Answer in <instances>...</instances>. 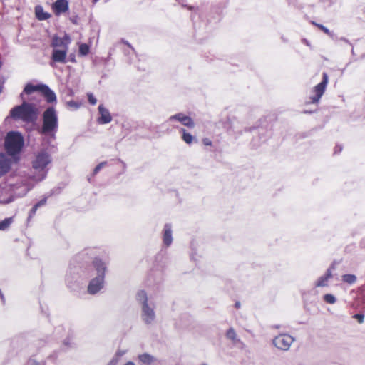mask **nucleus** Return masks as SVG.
Instances as JSON below:
<instances>
[{
	"instance_id": "nucleus-22",
	"label": "nucleus",
	"mask_w": 365,
	"mask_h": 365,
	"mask_svg": "<svg viewBox=\"0 0 365 365\" xmlns=\"http://www.w3.org/2000/svg\"><path fill=\"white\" fill-rule=\"evenodd\" d=\"M180 132L182 133V140L188 145H190L193 143L195 138L185 128H180Z\"/></svg>"
},
{
	"instance_id": "nucleus-30",
	"label": "nucleus",
	"mask_w": 365,
	"mask_h": 365,
	"mask_svg": "<svg viewBox=\"0 0 365 365\" xmlns=\"http://www.w3.org/2000/svg\"><path fill=\"white\" fill-rule=\"evenodd\" d=\"M324 300L328 304H334L336 302V297L331 294H326L323 297Z\"/></svg>"
},
{
	"instance_id": "nucleus-51",
	"label": "nucleus",
	"mask_w": 365,
	"mask_h": 365,
	"mask_svg": "<svg viewBox=\"0 0 365 365\" xmlns=\"http://www.w3.org/2000/svg\"><path fill=\"white\" fill-rule=\"evenodd\" d=\"M235 305V307L239 308L240 307V303L239 302H237Z\"/></svg>"
},
{
	"instance_id": "nucleus-54",
	"label": "nucleus",
	"mask_w": 365,
	"mask_h": 365,
	"mask_svg": "<svg viewBox=\"0 0 365 365\" xmlns=\"http://www.w3.org/2000/svg\"><path fill=\"white\" fill-rule=\"evenodd\" d=\"M3 86L0 85V93L2 91Z\"/></svg>"
},
{
	"instance_id": "nucleus-29",
	"label": "nucleus",
	"mask_w": 365,
	"mask_h": 365,
	"mask_svg": "<svg viewBox=\"0 0 365 365\" xmlns=\"http://www.w3.org/2000/svg\"><path fill=\"white\" fill-rule=\"evenodd\" d=\"M89 50H90V48H89L88 45H87L86 43H81L79 46V50H78L79 55H81L82 56H86L89 53Z\"/></svg>"
},
{
	"instance_id": "nucleus-49",
	"label": "nucleus",
	"mask_w": 365,
	"mask_h": 365,
	"mask_svg": "<svg viewBox=\"0 0 365 365\" xmlns=\"http://www.w3.org/2000/svg\"><path fill=\"white\" fill-rule=\"evenodd\" d=\"M271 327L273 329H279L281 327V325L280 324H274V325H272Z\"/></svg>"
},
{
	"instance_id": "nucleus-41",
	"label": "nucleus",
	"mask_w": 365,
	"mask_h": 365,
	"mask_svg": "<svg viewBox=\"0 0 365 365\" xmlns=\"http://www.w3.org/2000/svg\"><path fill=\"white\" fill-rule=\"evenodd\" d=\"M67 104L68 106L72 107L75 109H77L79 107L78 103L74 101H70L67 103Z\"/></svg>"
},
{
	"instance_id": "nucleus-39",
	"label": "nucleus",
	"mask_w": 365,
	"mask_h": 365,
	"mask_svg": "<svg viewBox=\"0 0 365 365\" xmlns=\"http://www.w3.org/2000/svg\"><path fill=\"white\" fill-rule=\"evenodd\" d=\"M47 202V197H44L43 199H41L40 201H38L37 203L35 204V205L39 208L46 204Z\"/></svg>"
},
{
	"instance_id": "nucleus-15",
	"label": "nucleus",
	"mask_w": 365,
	"mask_h": 365,
	"mask_svg": "<svg viewBox=\"0 0 365 365\" xmlns=\"http://www.w3.org/2000/svg\"><path fill=\"white\" fill-rule=\"evenodd\" d=\"M66 53L67 46H66L64 49L53 48L52 51L51 59L54 62L66 63L67 62Z\"/></svg>"
},
{
	"instance_id": "nucleus-24",
	"label": "nucleus",
	"mask_w": 365,
	"mask_h": 365,
	"mask_svg": "<svg viewBox=\"0 0 365 365\" xmlns=\"http://www.w3.org/2000/svg\"><path fill=\"white\" fill-rule=\"evenodd\" d=\"M74 348V343H73L69 337L65 339L61 346V350L63 351H67L71 349Z\"/></svg>"
},
{
	"instance_id": "nucleus-14",
	"label": "nucleus",
	"mask_w": 365,
	"mask_h": 365,
	"mask_svg": "<svg viewBox=\"0 0 365 365\" xmlns=\"http://www.w3.org/2000/svg\"><path fill=\"white\" fill-rule=\"evenodd\" d=\"M11 164V160L6 154L0 153V178L9 173Z\"/></svg>"
},
{
	"instance_id": "nucleus-38",
	"label": "nucleus",
	"mask_w": 365,
	"mask_h": 365,
	"mask_svg": "<svg viewBox=\"0 0 365 365\" xmlns=\"http://www.w3.org/2000/svg\"><path fill=\"white\" fill-rule=\"evenodd\" d=\"M38 209V208L35 205L33 206V207L31 209V210L29 212V216H28V220H29L35 215V214H36V212Z\"/></svg>"
},
{
	"instance_id": "nucleus-13",
	"label": "nucleus",
	"mask_w": 365,
	"mask_h": 365,
	"mask_svg": "<svg viewBox=\"0 0 365 365\" xmlns=\"http://www.w3.org/2000/svg\"><path fill=\"white\" fill-rule=\"evenodd\" d=\"M99 117L98 123L101 125L108 124L112 121V116L108 109L104 107L103 104H100L98 108Z\"/></svg>"
},
{
	"instance_id": "nucleus-28",
	"label": "nucleus",
	"mask_w": 365,
	"mask_h": 365,
	"mask_svg": "<svg viewBox=\"0 0 365 365\" xmlns=\"http://www.w3.org/2000/svg\"><path fill=\"white\" fill-rule=\"evenodd\" d=\"M329 279L326 277L321 276L315 283L316 287H324L328 285Z\"/></svg>"
},
{
	"instance_id": "nucleus-7",
	"label": "nucleus",
	"mask_w": 365,
	"mask_h": 365,
	"mask_svg": "<svg viewBox=\"0 0 365 365\" xmlns=\"http://www.w3.org/2000/svg\"><path fill=\"white\" fill-rule=\"evenodd\" d=\"M24 144V138L19 132L10 131L5 138L4 147L6 153L14 159L19 158Z\"/></svg>"
},
{
	"instance_id": "nucleus-47",
	"label": "nucleus",
	"mask_w": 365,
	"mask_h": 365,
	"mask_svg": "<svg viewBox=\"0 0 365 365\" xmlns=\"http://www.w3.org/2000/svg\"><path fill=\"white\" fill-rule=\"evenodd\" d=\"M342 150V148L339 145H336L334 148V153H339L341 152Z\"/></svg>"
},
{
	"instance_id": "nucleus-18",
	"label": "nucleus",
	"mask_w": 365,
	"mask_h": 365,
	"mask_svg": "<svg viewBox=\"0 0 365 365\" xmlns=\"http://www.w3.org/2000/svg\"><path fill=\"white\" fill-rule=\"evenodd\" d=\"M78 278V272H76V270L70 269L66 276V282L68 287L70 289H74Z\"/></svg>"
},
{
	"instance_id": "nucleus-1",
	"label": "nucleus",
	"mask_w": 365,
	"mask_h": 365,
	"mask_svg": "<svg viewBox=\"0 0 365 365\" xmlns=\"http://www.w3.org/2000/svg\"><path fill=\"white\" fill-rule=\"evenodd\" d=\"M94 249L88 248L81 253V256L91 255L90 259L92 260L91 279L87 287L88 293L91 295L98 294L104 287L107 269L106 264L100 258L94 257Z\"/></svg>"
},
{
	"instance_id": "nucleus-56",
	"label": "nucleus",
	"mask_w": 365,
	"mask_h": 365,
	"mask_svg": "<svg viewBox=\"0 0 365 365\" xmlns=\"http://www.w3.org/2000/svg\"><path fill=\"white\" fill-rule=\"evenodd\" d=\"M188 9H189L190 10H192V9H193V6H189V7H188Z\"/></svg>"
},
{
	"instance_id": "nucleus-23",
	"label": "nucleus",
	"mask_w": 365,
	"mask_h": 365,
	"mask_svg": "<svg viewBox=\"0 0 365 365\" xmlns=\"http://www.w3.org/2000/svg\"><path fill=\"white\" fill-rule=\"evenodd\" d=\"M225 336L228 339L231 340L233 343L241 342L240 339L237 338V335L232 327H230L227 329Z\"/></svg>"
},
{
	"instance_id": "nucleus-32",
	"label": "nucleus",
	"mask_w": 365,
	"mask_h": 365,
	"mask_svg": "<svg viewBox=\"0 0 365 365\" xmlns=\"http://www.w3.org/2000/svg\"><path fill=\"white\" fill-rule=\"evenodd\" d=\"M314 295V296H317V291L315 290V289H312L307 292H303L302 293V298L303 299L307 302L308 301V295Z\"/></svg>"
},
{
	"instance_id": "nucleus-43",
	"label": "nucleus",
	"mask_w": 365,
	"mask_h": 365,
	"mask_svg": "<svg viewBox=\"0 0 365 365\" xmlns=\"http://www.w3.org/2000/svg\"><path fill=\"white\" fill-rule=\"evenodd\" d=\"M70 21L73 24H78V16H73L70 17Z\"/></svg>"
},
{
	"instance_id": "nucleus-42",
	"label": "nucleus",
	"mask_w": 365,
	"mask_h": 365,
	"mask_svg": "<svg viewBox=\"0 0 365 365\" xmlns=\"http://www.w3.org/2000/svg\"><path fill=\"white\" fill-rule=\"evenodd\" d=\"M202 143L205 145L210 146L212 145V141L209 138H204L202 140Z\"/></svg>"
},
{
	"instance_id": "nucleus-17",
	"label": "nucleus",
	"mask_w": 365,
	"mask_h": 365,
	"mask_svg": "<svg viewBox=\"0 0 365 365\" xmlns=\"http://www.w3.org/2000/svg\"><path fill=\"white\" fill-rule=\"evenodd\" d=\"M40 93H42L48 103L56 102V93L46 84H42Z\"/></svg>"
},
{
	"instance_id": "nucleus-36",
	"label": "nucleus",
	"mask_w": 365,
	"mask_h": 365,
	"mask_svg": "<svg viewBox=\"0 0 365 365\" xmlns=\"http://www.w3.org/2000/svg\"><path fill=\"white\" fill-rule=\"evenodd\" d=\"M27 365H46L45 362H39L35 359H29Z\"/></svg>"
},
{
	"instance_id": "nucleus-35",
	"label": "nucleus",
	"mask_w": 365,
	"mask_h": 365,
	"mask_svg": "<svg viewBox=\"0 0 365 365\" xmlns=\"http://www.w3.org/2000/svg\"><path fill=\"white\" fill-rule=\"evenodd\" d=\"M335 269V267L334 264H331L329 268H328L326 271V273L324 274V277L328 278L329 279L332 277V273L331 269Z\"/></svg>"
},
{
	"instance_id": "nucleus-25",
	"label": "nucleus",
	"mask_w": 365,
	"mask_h": 365,
	"mask_svg": "<svg viewBox=\"0 0 365 365\" xmlns=\"http://www.w3.org/2000/svg\"><path fill=\"white\" fill-rule=\"evenodd\" d=\"M342 281L349 284H354L356 282V277L354 274H346L342 276Z\"/></svg>"
},
{
	"instance_id": "nucleus-5",
	"label": "nucleus",
	"mask_w": 365,
	"mask_h": 365,
	"mask_svg": "<svg viewBox=\"0 0 365 365\" xmlns=\"http://www.w3.org/2000/svg\"><path fill=\"white\" fill-rule=\"evenodd\" d=\"M136 301L140 306V319L146 326H152L156 322L155 304L149 301L145 290H139L136 293Z\"/></svg>"
},
{
	"instance_id": "nucleus-53",
	"label": "nucleus",
	"mask_w": 365,
	"mask_h": 365,
	"mask_svg": "<svg viewBox=\"0 0 365 365\" xmlns=\"http://www.w3.org/2000/svg\"><path fill=\"white\" fill-rule=\"evenodd\" d=\"M351 54H352L353 56H354V55H355V53H354V48H352V49H351Z\"/></svg>"
},
{
	"instance_id": "nucleus-21",
	"label": "nucleus",
	"mask_w": 365,
	"mask_h": 365,
	"mask_svg": "<svg viewBox=\"0 0 365 365\" xmlns=\"http://www.w3.org/2000/svg\"><path fill=\"white\" fill-rule=\"evenodd\" d=\"M138 359L141 363L148 365L151 364L153 362L155 361V357L148 353L140 354L138 356Z\"/></svg>"
},
{
	"instance_id": "nucleus-52",
	"label": "nucleus",
	"mask_w": 365,
	"mask_h": 365,
	"mask_svg": "<svg viewBox=\"0 0 365 365\" xmlns=\"http://www.w3.org/2000/svg\"><path fill=\"white\" fill-rule=\"evenodd\" d=\"M0 296H1V298L2 299H4V295H3V294L1 293V291H0Z\"/></svg>"
},
{
	"instance_id": "nucleus-26",
	"label": "nucleus",
	"mask_w": 365,
	"mask_h": 365,
	"mask_svg": "<svg viewBox=\"0 0 365 365\" xmlns=\"http://www.w3.org/2000/svg\"><path fill=\"white\" fill-rule=\"evenodd\" d=\"M13 222V217H7L0 222V230H6Z\"/></svg>"
},
{
	"instance_id": "nucleus-8",
	"label": "nucleus",
	"mask_w": 365,
	"mask_h": 365,
	"mask_svg": "<svg viewBox=\"0 0 365 365\" xmlns=\"http://www.w3.org/2000/svg\"><path fill=\"white\" fill-rule=\"evenodd\" d=\"M294 341V337L289 334L282 333L273 338L272 344L277 349L287 351Z\"/></svg>"
},
{
	"instance_id": "nucleus-55",
	"label": "nucleus",
	"mask_w": 365,
	"mask_h": 365,
	"mask_svg": "<svg viewBox=\"0 0 365 365\" xmlns=\"http://www.w3.org/2000/svg\"><path fill=\"white\" fill-rule=\"evenodd\" d=\"M92 1L96 4L97 1H98V0H92Z\"/></svg>"
},
{
	"instance_id": "nucleus-16",
	"label": "nucleus",
	"mask_w": 365,
	"mask_h": 365,
	"mask_svg": "<svg viewBox=\"0 0 365 365\" xmlns=\"http://www.w3.org/2000/svg\"><path fill=\"white\" fill-rule=\"evenodd\" d=\"M68 9L69 6L67 0H56L52 4V9L57 16L65 13Z\"/></svg>"
},
{
	"instance_id": "nucleus-59",
	"label": "nucleus",
	"mask_w": 365,
	"mask_h": 365,
	"mask_svg": "<svg viewBox=\"0 0 365 365\" xmlns=\"http://www.w3.org/2000/svg\"><path fill=\"white\" fill-rule=\"evenodd\" d=\"M53 193H54V192L51 191V193L50 194V195H53Z\"/></svg>"
},
{
	"instance_id": "nucleus-57",
	"label": "nucleus",
	"mask_w": 365,
	"mask_h": 365,
	"mask_svg": "<svg viewBox=\"0 0 365 365\" xmlns=\"http://www.w3.org/2000/svg\"><path fill=\"white\" fill-rule=\"evenodd\" d=\"M191 258H192V259H194V260H195V259L194 258V256H193V255H191Z\"/></svg>"
},
{
	"instance_id": "nucleus-27",
	"label": "nucleus",
	"mask_w": 365,
	"mask_h": 365,
	"mask_svg": "<svg viewBox=\"0 0 365 365\" xmlns=\"http://www.w3.org/2000/svg\"><path fill=\"white\" fill-rule=\"evenodd\" d=\"M51 46L53 47V48H56V47H61V46L66 47V45L64 43L63 39H62L61 38L55 36L52 40Z\"/></svg>"
},
{
	"instance_id": "nucleus-48",
	"label": "nucleus",
	"mask_w": 365,
	"mask_h": 365,
	"mask_svg": "<svg viewBox=\"0 0 365 365\" xmlns=\"http://www.w3.org/2000/svg\"><path fill=\"white\" fill-rule=\"evenodd\" d=\"M302 41L303 43L306 44L307 46H309V43L308 40H307L306 38H302Z\"/></svg>"
},
{
	"instance_id": "nucleus-4",
	"label": "nucleus",
	"mask_w": 365,
	"mask_h": 365,
	"mask_svg": "<svg viewBox=\"0 0 365 365\" xmlns=\"http://www.w3.org/2000/svg\"><path fill=\"white\" fill-rule=\"evenodd\" d=\"M52 161L51 154L46 149L39 150L32 161V174L30 178L34 182H40L46 178L48 174L46 166Z\"/></svg>"
},
{
	"instance_id": "nucleus-12",
	"label": "nucleus",
	"mask_w": 365,
	"mask_h": 365,
	"mask_svg": "<svg viewBox=\"0 0 365 365\" xmlns=\"http://www.w3.org/2000/svg\"><path fill=\"white\" fill-rule=\"evenodd\" d=\"M163 245L165 247H169L173 241V227L170 223H166L162 231Z\"/></svg>"
},
{
	"instance_id": "nucleus-50",
	"label": "nucleus",
	"mask_w": 365,
	"mask_h": 365,
	"mask_svg": "<svg viewBox=\"0 0 365 365\" xmlns=\"http://www.w3.org/2000/svg\"><path fill=\"white\" fill-rule=\"evenodd\" d=\"M124 365H135L134 362L133 361H128Z\"/></svg>"
},
{
	"instance_id": "nucleus-10",
	"label": "nucleus",
	"mask_w": 365,
	"mask_h": 365,
	"mask_svg": "<svg viewBox=\"0 0 365 365\" xmlns=\"http://www.w3.org/2000/svg\"><path fill=\"white\" fill-rule=\"evenodd\" d=\"M168 120L169 122L175 120L178 121L181 123L184 126H186L188 128H193L195 125V122L192 119V118L185 115L182 113H178L170 116Z\"/></svg>"
},
{
	"instance_id": "nucleus-58",
	"label": "nucleus",
	"mask_w": 365,
	"mask_h": 365,
	"mask_svg": "<svg viewBox=\"0 0 365 365\" xmlns=\"http://www.w3.org/2000/svg\"><path fill=\"white\" fill-rule=\"evenodd\" d=\"M23 96H24V93H21V95H20L21 98H23Z\"/></svg>"
},
{
	"instance_id": "nucleus-11",
	"label": "nucleus",
	"mask_w": 365,
	"mask_h": 365,
	"mask_svg": "<svg viewBox=\"0 0 365 365\" xmlns=\"http://www.w3.org/2000/svg\"><path fill=\"white\" fill-rule=\"evenodd\" d=\"M254 130H257L259 135V140H257L255 138H254L252 140V144L254 147H258L261 143H264L267 140L268 133L267 131L262 127H252L245 128V132H251Z\"/></svg>"
},
{
	"instance_id": "nucleus-31",
	"label": "nucleus",
	"mask_w": 365,
	"mask_h": 365,
	"mask_svg": "<svg viewBox=\"0 0 365 365\" xmlns=\"http://www.w3.org/2000/svg\"><path fill=\"white\" fill-rule=\"evenodd\" d=\"M314 24L319 29H320L323 32H324L325 34H328L329 36H330L332 38L334 37V34L332 32H331L328 28H327L326 26H324L322 24Z\"/></svg>"
},
{
	"instance_id": "nucleus-20",
	"label": "nucleus",
	"mask_w": 365,
	"mask_h": 365,
	"mask_svg": "<svg viewBox=\"0 0 365 365\" xmlns=\"http://www.w3.org/2000/svg\"><path fill=\"white\" fill-rule=\"evenodd\" d=\"M42 84L43 83H38L37 85H34L31 83H28L24 86L23 93H24L27 95H30L36 91L40 92Z\"/></svg>"
},
{
	"instance_id": "nucleus-40",
	"label": "nucleus",
	"mask_w": 365,
	"mask_h": 365,
	"mask_svg": "<svg viewBox=\"0 0 365 365\" xmlns=\"http://www.w3.org/2000/svg\"><path fill=\"white\" fill-rule=\"evenodd\" d=\"M335 40L336 41H341L350 45L351 46H353L352 43L349 41V40L345 37H340V38L336 37Z\"/></svg>"
},
{
	"instance_id": "nucleus-44",
	"label": "nucleus",
	"mask_w": 365,
	"mask_h": 365,
	"mask_svg": "<svg viewBox=\"0 0 365 365\" xmlns=\"http://www.w3.org/2000/svg\"><path fill=\"white\" fill-rule=\"evenodd\" d=\"M68 61H71V62H73V63H75L76 62V56H75V54H70L68 56Z\"/></svg>"
},
{
	"instance_id": "nucleus-9",
	"label": "nucleus",
	"mask_w": 365,
	"mask_h": 365,
	"mask_svg": "<svg viewBox=\"0 0 365 365\" xmlns=\"http://www.w3.org/2000/svg\"><path fill=\"white\" fill-rule=\"evenodd\" d=\"M329 82V76L327 73H322V81L314 87V96L310 97L311 103H317L323 96Z\"/></svg>"
},
{
	"instance_id": "nucleus-37",
	"label": "nucleus",
	"mask_w": 365,
	"mask_h": 365,
	"mask_svg": "<svg viewBox=\"0 0 365 365\" xmlns=\"http://www.w3.org/2000/svg\"><path fill=\"white\" fill-rule=\"evenodd\" d=\"M353 317L354 319H356L360 324L364 322V315L363 314H360V313L356 314L354 315Z\"/></svg>"
},
{
	"instance_id": "nucleus-33",
	"label": "nucleus",
	"mask_w": 365,
	"mask_h": 365,
	"mask_svg": "<svg viewBox=\"0 0 365 365\" xmlns=\"http://www.w3.org/2000/svg\"><path fill=\"white\" fill-rule=\"evenodd\" d=\"M106 163H107L106 161H103L97 165L93 170V175H96L106 165Z\"/></svg>"
},
{
	"instance_id": "nucleus-45",
	"label": "nucleus",
	"mask_w": 365,
	"mask_h": 365,
	"mask_svg": "<svg viewBox=\"0 0 365 365\" xmlns=\"http://www.w3.org/2000/svg\"><path fill=\"white\" fill-rule=\"evenodd\" d=\"M124 354H125L124 351L118 350L116 352L115 356L118 359V357H120V356H123Z\"/></svg>"
},
{
	"instance_id": "nucleus-34",
	"label": "nucleus",
	"mask_w": 365,
	"mask_h": 365,
	"mask_svg": "<svg viewBox=\"0 0 365 365\" xmlns=\"http://www.w3.org/2000/svg\"><path fill=\"white\" fill-rule=\"evenodd\" d=\"M87 96H88V101L91 105L96 104L97 99L96 98V97L93 96V93H88Z\"/></svg>"
},
{
	"instance_id": "nucleus-46",
	"label": "nucleus",
	"mask_w": 365,
	"mask_h": 365,
	"mask_svg": "<svg viewBox=\"0 0 365 365\" xmlns=\"http://www.w3.org/2000/svg\"><path fill=\"white\" fill-rule=\"evenodd\" d=\"M118 359L115 356L110 362L109 365H115L118 363Z\"/></svg>"
},
{
	"instance_id": "nucleus-60",
	"label": "nucleus",
	"mask_w": 365,
	"mask_h": 365,
	"mask_svg": "<svg viewBox=\"0 0 365 365\" xmlns=\"http://www.w3.org/2000/svg\"><path fill=\"white\" fill-rule=\"evenodd\" d=\"M202 365H207V364H203Z\"/></svg>"
},
{
	"instance_id": "nucleus-2",
	"label": "nucleus",
	"mask_w": 365,
	"mask_h": 365,
	"mask_svg": "<svg viewBox=\"0 0 365 365\" xmlns=\"http://www.w3.org/2000/svg\"><path fill=\"white\" fill-rule=\"evenodd\" d=\"M58 129V118L54 107L47 108L42 114V125L37 128L39 134L44 136V140L48 145L56 140Z\"/></svg>"
},
{
	"instance_id": "nucleus-3",
	"label": "nucleus",
	"mask_w": 365,
	"mask_h": 365,
	"mask_svg": "<svg viewBox=\"0 0 365 365\" xmlns=\"http://www.w3.org/2000/svg\"><path fill=\"white\" fill-rule=\"evenodd\" d=\"M39 111L36 106L26 101H23L21 105L16 106L10 110L7 118L17 121L21 120L26 123H34L38 117Z\"/></svg>"
},
{
	"instance_id": "nucleus-19",
	"label": "nucleus",
	"mask_w": 365,
	"mask_h": 365,
	"mask_svg": "<svg viewBox=\"0 0 365 365\" xmlns=\"http://www.w3.org/2000/svg\"><path fill=\"white\" fill-rule=\"evenodd\" d=\"M35 13L36 18L40 21L47 20L51 17V14L44 11L43 8L40 5L35 7Z\"/></svg>"
},
{
	"instance_id": "nucleus-6",
	"label": "nucleus",
	"mask_w": 365,
	"mask_h": 365,
	"mask_svg": "<svg viewBox=\"0 0 365 365\" xmlns=\"http://www.w3.org/2000/svg\"><path fill=\"white\" fill-rule=\"evenodd\" d=\"M34 187L31 183H24L22 186L17 185H5L0 187V204H9L13 202L16 197H22Z\"/></svg>"
}]
</instances>
